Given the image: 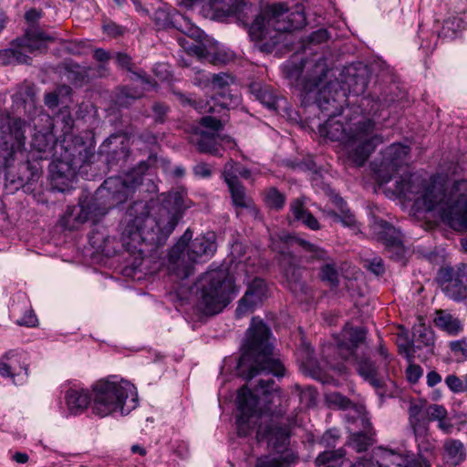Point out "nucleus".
<instances>
[{
    "mask_svg": "<svg viewBox=\"0 0 467 467\" xmlns=\"http://www.w3.org/2000/svg\"><path fill=\"white\" fill-rule=\"evenodd\" d=\"M286 77L296 81L302 92V102L315 104L327 119L319 125L322 137L342 143L348 159L362 166L376 147L384 142L376 133V119L382 115L384 105L372 97H364L359 106L343 110L347 93L335 79L326 81L328 72L327 59L318 56L300 64L288 62L285 66Z\"/></svg>",
    "mask_w": 467,
    "mask_h": 467,
    "instance_id": "f257e3e1",
    "label": "nucleus"
},
{
    "mask_svg": "<svg viewBox=\"0 0 467 467\" xmlns=\"http://www.w3.org/2000/svg\"><path fill=\"white\" fill-rule=\"evenodd\" d=\"M192 202L185 189L161 194V203L150 216L144 202H137L128 211L130 219L122 231L121 239L128 250L143 252V244H160L174 231L184 212Z\"/></svg>",
    "mask_w": 467,
    "mask_h": 467,
    "instance_id": "f03ea898",
    "label": "nucleus"
},
{
    "mask_svg": "<svg viewBox=\"0 0 467 467\" xmlns=\"http://www.w3.org/2000/svg\"><path fill=\"white\" fill-rule=\"evenodd\" d=\"M393 194L413 202L416 211H437L451 226L467 227V181L453 183L448 192L435 181L406 174L395 182Z\"/></svg>",
    "mask_w": 467,
    "mask_h": 467,
    "instance_id": "7ed1b4c3",
    "label": "nucleus"
},
{
    "mask_svg": "<svg viewBox=\"0 0 467 467\" xmlns=\"http://www.w3.org/2000/svg\"><path fill=\"white\" fill-rule=\"evenodd\" d=\"M93 399L88 389L70 387L65 393V401L70 414H82L91 404L92 413L99 418L125 416L139 405L136 387L128 380L109 376L92 385Z\"/></svg>",
    "mask_w": 467,
    "mask_h": 467,
    "instance_id": "20e7f679",
    "label": "nucleus"
},
{
    "mask_svg": "<svg viewBox=\"0 0 467 467\" xmlns=\"http://www.w3.org/2000/svg\"><path fill=\"white\" fill-rule=\"evenodd\" d=\"M269 327L257 318H253L243 345V353L238 361L239 375L251 380L258 375H285L282 363L272 358L273 345L270 342Z\"/></svg>",
    "mask_w": 467,
    "mask_h": 467,
    "instance_id": "39448f33",
    "label": "nucleus"
},
{
    "mask_svg": "<svg viewBox=\"0 0 467 467\" xmlns=\"http://www.w3.org/2000/svg\"><path fill=\"white\" fill-rule=\"evenodd\" d=\"M305 25L303 12H289L284 4H275L256 16L249 27V35L252 39L260 42L261 50L269 53L286 40L287 33Z\"/></svg>",
    "mask_w": 467,
    "mask_h": 467,
    "instance_id": "423d86ee",
    "label": "nucleus"
},
{
    "mask_svg": "<svg viewBox=\"0 0 467 467\" xmlns=\"http://www.w3.org/2000/svg\"><path fill=\"white\" fill-rule=\"evenodd\" d=\"M192 235V231L187 229L169 253L168 269L181 279L192 275L194 265L208 261L217 250L214 233H206L195 238Z\"/></svg>",
    "mask_w": 467,
    "mask_h": 467,
    "instance_id": "0eeeda50",
    "label": "nucleus"
},
{
    "mask_svg": "<svg viewBox=\"0 0 467 467\" xmlns=\"http://www.w3.org/2000/svg\"><path fill=\"white\" fill-rule=\"evenodd\" d=\"M73 145H58L60 155L56 157L49 165L50 183L57 192H67L73 188L77 172L85 164H88L95 157V144L91 140H85L76 137Z\"/></svg>",
    "mask_w": 467,
    "mask_h": 467,
    "instance_id": "6e6552de",
    "label": "nucleus"
},
{
    "mask_svg": "<svg viewBox=\"0 0 467 467\" xmlns=\"http://www.w3.org/2000/svg\"><path fill=\"white\" fill-rule=\"evenodd\" d=\"M141 182V176L135 171L124 176L108 178L97 190L94 202L87 206L80 204L78 220L85 222L105 215L109 209L125 202Z\"/></svg>",
    "mask_w": 467,
    "mask_h": 467,
    "instance_id": "1a4fd4ad",
    "label": "nucleus"
},
{
    "mask_svg": "<svg viewBox=\"0 0 467 467\" xmlns=\"http://www.w3.org/2000/svg\"><path fill=\"white\" fill-rule=\"evenodd\" d=\"M237 294L234 279L227 269H210L202 276L197 306L204 315H217L235 298Z\"/></svg>",
    "mask_w": 467,
    "mask_h": 467,
    "instance_id": "9d476101",
    "label": "nucleus"
},
{
    "mask_svg": "<svg viewBox=\"0 0 467 467\" xmlns=\"http://www.w3.org/2000/svg\"><path fill=\"white\" fill-rule=\"evenodd\" d=\"M289 431L274 422L260 423L256 438L265 441L269 452L257 457L254 467H291L297 461V455L289 448Z\"/></svg>",
    "mask_w": 467,
    "mask_h": 467,
    "instance_id": "9b49d317",
    "label": "nucleus"
},
{
    "mask_svg": "<svg viewBox=\"0 0 467 467\" xmlns=\"http://www.w3.org/2000/svg\"><path fill=\"white\" fill-rule=\"evenodd\" d=\"M343 340L337 344V349L343 359L348 360L354 357L358 375L368 382L383 397V380L378 375V368L368 358H358L356 351L365 340V331L361 327L345 328L342 333Z\"/></svg>",
    "mask_w": 467,
    "mask_h": 467,
    "instance_id": "f8f14e48",
    "label": "nucleus"
},
{
    "mask_svg": "<svg viewBox=\"0 0 467 467\" xmlns=\"http://www.w3.org/2000/svg\"><path fill=\"white\" fill-rule=\"evenodd\" d=\"M236 429L239 436L250 435L263 417L265 409L255 394L246 386L242 387L237 394Z\"/></svg>",
    "mask_w": 467,
    "mask_h": 467,
    "instance_id": "ddd939ff",
    "label": "nucleus"
},
{
    "mask_svg": "<svg viewBox=\"0 0 467 467\" xmlns=\"http://www.w3.org/2000/svg\"><path fill=\"white\" fill-rule=\"evenodd\" d=\"M115 58L118 67L131 72V79L136 82L134 87H124L119 90L117 101L120 106H128L131 101L141 98L145 90L155 88L156 82L144 71H132V59L128 54L119 52Z\"/></svg>",
    "mask_w": 467,
    "mask_h": 467,
    "instance_id": "4468645a",
    "label": "nucleus"
},
{
    "mask_svg": "<svg viewBox=\"0 0 467 467\" xmlns=\"http://www.w3.org/2000/svg\"><path fill=\"white\" fill-rule=\"evenodd\" d=\"M26 124L21 119H13L3 128L1 141L3 151H0V161L5 169L10 168L15 161V156L21 151L26 142Z\"/></svg>",
    "mask_w": 467,
    "mask_h": 467,
    "instance_id": "2eb2a0df",
    "label": "nucleus"
},
{
    "mask_svg": "<svg viewBox=\"0 0 467 467\" xmlns=\"http://www.w3.org/2000/svg\"><path fill=\"white\" fill-rule=\"evenodd\" d=\"M47 40H51V37L42 31L38 29L27 30L22 37H18L12 42L11 48L5 50V55L8 57V61L6 62L29 63L30 57L26 53L45 49Z\"/></svg>",
    "mask_w": 467,
    "mask_h": 467,
    "instance_id": "dca6fc26",
    "label": "nucleus"
},
{
    "mask_svg": "<svg viewBox=\"0 0 467 467\" xmlns=\"http://www.w3.org/2000/svg\"><path fill=\"white\" fill-rule=\"evenodd\" d=\"M0 376L9 378L15 385H23L28 378L26 355L18 349H10L0 357Z\"/></svg>",
    "mask_w": 467,
    "mask_h": 467,
    "instance_id": "f3484780",
    "label": "nucleus"
},
{
    "mask_svg": "<svg viewBox=\"0 0 467 467\" xmlns=\"http://www.w3.org/2000/svg\"><path fill=\"white\" fill-rule=\"evenodd\" d=\"M180 99L183 105L192 106L200 113L215 112L216 107L229 109L241 102L240 95L237 92L233 93L230 89L218 92L217 97L212 98L211 100L197 99L192 95L186 97L182 94H180Z\"/></svg>",
    "mask_w": 467,
    "mask_h": 467,
    "instance_id": "a211bd4d",
    "label": "nucleus"
},
{
    "mask_svg": "<svg viewBox=\"0 0 467 467\" xmlns=\"http://www.w3.org/2000/svg\"><path fill=\"white\" fill-rule=\"evenodd\" d=\"M295 242L308 254V261L327 262L319 273L320 279L331 286H337L339 283V275L336 265L330 260L326 250L302 238H295Z\"/></svg>",
    "mask_w": 467,
    "mask_h": 467,
    "instance_id": "6ab92c4d",
    "label": "nucleus"
},
{
    "mask_svg": "<svg viewBox=\"0 0 467 467\" xmlns=\"http://www.w3.org/2000/svg\"><path fill=\"white\" fill-rule=\"evenodd\" d=\"M175 18L176 20L173 27L197 42L196 44L187 47L185 39L179 38V44L182 47L187 50L189 54L196 56L200 60L209 58L210 53L206 47L202 43L203 32L192 24L188 17L180 13L175 14Z\"/></svg>",
    "mask_w": 467,
    "mask_h": 467,
    "instance_id": "aec40b11",
    "label": "nucleus"
},
{
    "mask_svg": "<svg viewBox=\"0 0 467 467\" xmlns=\"http://www.w3.org/2000/svg\"><path fill=\"white\" fill-rule=\"evenodd\" d=\"M76 137L67 138L61 141H57L55 140V136L52 132H37L33 136L31 147L34 151L37 153L35 155V152H32V158L39 159V160H55L56 157L60 155V150H57L58 145H67L69 148L73 145V140Z\"/></svg>",
    "mask_w": 467,
    "mask_h": 467,
    "instance_id": "412c9836",
    "label": "nucleus"
},
{
    "mask_svg": "<svg viewBox=\"0 0 467 467\" xmlns=\"http://www.w3.org/2000/svg\"><path fill=\"white\" fill-rule=\"evenodd\" d=\"M130 138L124 133H114L99 146V153L106 155L108 164L126 161L130 156Z\"/></svg>",
    "mask_w": 467,
    "mask_h": 467,
    "instance_id": "4be33fe9",
    "label": "nucleus"
},
{
    "mask_svg": "<svg viewBox=\"0 0 467 467\" xmlns=\"http://www.w3.org/2000/svg\"><path fill=\"white\" fill-rule=\"evenodd\" d=\"M207 5L218 16H235L244 22L257 11L249 0H207Z\"/></svg>",
    "mask_w": 467,
    "mask_h": 467,
    "instance_id": "5701e85b",
    "label": "nucleus"
},
{
    "mask_svg": "<svg viewBox=\"0 0 467 467\" xmlns=\"http://www.w3.org/2000/svg\"><path fill=\"white\" fill-rule=\"evenodd\" d=\"M266 285L263 279L254 278L249 285L245 294L239 300L235 310L237 317H242L254 311L266 297Z\"/></svg>",
    "mask_w": 467,
    "mask_h": 467,
    "instance_id": "b1692460",
    "label": "nucleus"
},
{
    "mask_svg": "<svg viewBox=\"0 0 467 467\" xmlns=\"http://www.w3.org/2000/svg\"><path fill=\"white\" fill-rule=\"evenodd\" d=\"M441 289L444 294L454 301H461L467 296V285L463 275L459 272L454 273L451 268H445L439 275Z\"/></svg>",
    "mask_w": 467,
    "mask_h": 467,
    "instance_id": "393cba45",
    "label": "nucleus"
},
{
    "mask_svg": "<svg viewBox=\"0 0 467 467\" xmlns=\"http://www.w3.org/2000/svg\"><path fill=\"white\" fill-rule=\"evenodd\" d=\"M370 227L373 234L387 246L400 247L401 245L400 231L388 222L374 217Z\"/></svg>",
    "mask_w": 467,
    "mask_h": 467,
    "instance_id": "a878e982",
    "label": "nucleus"
},
{
    "mask_svg": "<svg viewBox=\"0 0 467 467\" xmlns=\"http://www.w3.org/2000/svg\"><path fill=\"white\" fill-rule=\"evenodd\" d=\"M218 140L219 136H216L214 132L207 131L195 132L190 137V142L195 145L200 152L222 156L223 147Z\"/></svg>",
    "mask_w": 467,
    "mask_h": 467,
    "instance_id": "bb28decb",
    "label": "nucleus"
},
{
    "mask_svg": "<svg viewBox=\"0 0 467 467\" xmlns=\"http://www.w3.org/2000/svg\"><path fill=\"white\" fill-rule=\"evenodd\" d=\"M433 344V335L423 324L415 325L413 327V341L404 345H400V353H404L406 358L410 361L414 348H421L422 346L430 347Z\"/></svg>",
    "mask_w": 467,
    "mask_h": 467,
    "instance_id": "cd10ccee",
    "label": "nucleus"
},
{
    "mask_svg": "<svg viewBox=\"0 0 467 467\" xmlns=\"http://www.w3.org/2000/svg\"><path fill=\"white\" fill-rule=\"evenodd\" d=\"M410 148L400 143H393L383 151L381 166L387 170L396 171L402 166L409 156Z\"/></svg>",
    "mask_w": 467,
    "mask_h": 467,
    "instance_id": "c85d7f7f",
    "label": "nucleus"
},
{
    "mask_svg": "<svg viewBox=\"0 0 467 467\" xmlns=\"http://www.w3.org/2000/svg\"><path fill=\"white\" fill-rule=\"evenodd\" d=\"M428 431L429 429L427 426L425 427V432L422 435H418L417 432H414L415 440L418 444V456H414V459L420 462V466L418 467H430L431 460L433 457L435 444L430 437Z\"/></svg>",
    "mask_w": 467,
    "mask_h": 467,
    "instance_id": "c756f323",
    "label": "nucleus"
},
{
    "mask_svg": "<svg viewBox=\"0 0 467 467\" xmlns=\"http://www.w3.org/2000/svg\"><path fill=\"white\" fill-rule=\"evenodd\" d=\"M379 467H418L420 462L414 459V455H401L391 451H384L378 462Z\"/></svg>",
    "mask_w": 467,
    "mask_h": 467,
    "instance_id": "7c9ffc66",
    "label": "nucleus"
},
{
    "mask_svg": "<svg viewBox=\"0 0 467 467\" xmlns=\"http://www.w3.org/2000/svg\"><path fill=\"white\" fill-rule=\"evenodd\" d=\"M434 323L450 336H457L463 330L462 321L446 310H437Z\"/></svg>",
    "mask_w": 467,
    "mask_h": 467,
    "instance_id": "2f4dec72",
    "label": "nucleus"
},
{
    "mask_svg": "<svg viewBox=\"0 0 467 467\" xmlns=\"http://www.w3.org/2000/svg\"><path fill=\"white\" fill-rule=\"evenodd\" d=\"M290 212L295 220L300 221L310 230L317 231L320 229V223L317 219L305 208L302 200H294L290 204Z\"/></svg>",
    "mask_w": 467,
    "mask_h": 467,
    "instance_id": "473e14b6",
    "label": "nucleus"
},
{
    "mask_svg": "<svg viewBox=\"0 0 467 467\" xmlns=\"http://www.w3.org/2000/svg\"><path fill=\"white\" fill-rule=\"evenodd\" d=\"M444 458L448 464L457 465L465 458V451L459 440H447L444 442Z\"/></svg>",
    "mask_w": 467,
    "mask_h": 467,
    "instance_id": "72a5a7b5",
    "label": "nucleus"
},
{
    "mask_svg": "<svg viewBox=\"0 0 467 467\" xmlns=\"http://www.w3.org/2000/svg\"><path fill=\"white\" fill-rule=\"evenodd\" d=\"M425 408L420 404H411L409 409L410 424L413 432L418 435H422L425 432V427L428 426V421L425 417Z\"/></svg>",
    "mask_w": 467,
    "mask_h": 467,
    "instance_id": "f704fd0d",
    "label": "nucleus"
},
{
    "mask_svg": "<svg viewBox=\"0 0 467 467\" xmlns=\"http://www.w3.org/2000/svg\"><path fill=\"white\" fill-rule=\"evenodd\" d=\"M20 175L17 178V187L31 183L39 178L41 168L37 162L26 161L19 167Z\"/></svg>",
    "mask_w": 467,
    "mask_h": 467,
    "instance_id": "c9c22d12",
    "label": "nucleus"
},
{
    "mask_svg": "<svg viewBox=\"0 0 467 467\" xmlns=\"http://www.w3.org/2000/svg\"><path fill=\"white\" fill-rule=\"evenodd\" d=\"M345 453L346 452L343 449L326 451L318 454L315 462L318 467H338L342 463V459L345 456Z\"/></svg>",
    "mask_w": 467,
    "mask_h": 467,
    "instance_id": "e433bc0d",
    "label": "nucleus"
},
{
    "mask_svg": "<svg viewBox=\"0 0 467 467\" xmlns=\"http://www.w3.org/2000/svg\"><path fill=\"white\" fill-rule=\"evenodd\" d=\"M251 91L254 94L255 98L268 109L276 108V96L267 87H263L260 84L254 83L251 86Z\"/></svg>",
    "mask_w": 467,
    "mask_h": 467,
    "instance_id": "4c0bfd02",
    "label": "nucleus"
},
{
    "mask_svg": "<svg viewBox=\"0 0 467 467\" xmlns=\"http://www.w3.org/2000/svg\"><path fill=\"white\" fill-rule=\"evenodd\" d=\"M176 13L177 12L171 10L170 7L161 6L154 12L153 19L159 27H173L176 20Z\"/></svg>",
    "mask_w": 467,
    "mask_h": 467,
    "instance_id": "58836bf2",
    "label": "nucleus"
},
{
    "mask_svg": "<svg viewBox=\"0 0 467 467\" xmlns=\"http://www.w3.org/2000/svg\"><path fill=\"white\" fill-rule=\"evenodd\" d=\"M231 193L233 203L235 207L247 208L250 205V199L245 193L244 187L241 182L227 185Z\"/></svg>",
    "mask_w": 467,
    "mask_h": 467,
    "instance_id": "ea45409f",
    "label": "nucleus"
},
{
    "mask_svg": "<svg viewBox=\"0 0 467 467\" xmlns=\"http://www.w3.org/2000/svg\"><path fill=\"white\" fill-rule=\"evenodd\" d=\"M326 215L332 218L334 222L341 223L346 227L354 228L357 223L354 214L348 209L342 210L340 213L328 210L326 211Z\"/></svg>",
    "mask_w": 467,
    "mask_h": 467,
    "instance_id": "a19ab883",
    "label": "nucleus"
},
{
    "mask_svg": "<svg viewBox=\"0 0 467 467\" xmlns=\"http://www.w3.org/2000/svg\"><path fill=\"white\" fill-rule=\"evenodd\" d=\"M239 165L238 162L232 160L225 163L222 176L227 185L240 182L238 180Z\"/></svg>",
    "mask_w": 467,
    "mask_h": 467,
    "instance_id": "79ce46f5",
    "label": "nucleus"
},
{
    "mask_svg": "<svg viewBox=\"0 0 467 467\" xmlns=\"http://www.w3.org/2000/svg\"><path fill=\"white\" fill-rule=\"evenodd\" d=\"M265 202L268 207L275 210L283 208L285 201V197L283 193L278 192L275 188H271L266 192Z\"/></svg>",
    "mask_w": 467,
    "mask_h": 467,
    "instance_id": "37998d69",
    "label": "nucleus"
},
{
    "mask_svg": "<svg viewBox=\"0 0 467 467\" xmlns=\"http://www.w3.org/2000/svg\"><path fill=\"white\" fill-rule=\"evenodd\" d=\"M233 83L234 78L226 73L213 74L211 78L213 88L218 92L229 89L228 87Z\"/></svg>",
    "mask_w": 467,
    "mask_h": 467,
    "instance_id": "c03bdc74",
    "label": "nucleus"
},
{
    "mask_svg": "<svg viewBox=\"0 0 467 467\" xmlns=\"http://www.w3.org/2000/svg\"><path fill=\"white\" fill-rule=\"evenodd\" d=\"M449 348L457 359H467V340L462 338L449 342Z\"/></svg>",
    "mask_w": 467,
    "mask_h": 467,
    "instance_id": "a18cd8bd",
    "label": "nucleus"
},
{
    "mask_svg": "<svg viewBox=\"0 0 467 467\" xmlns=\"http://www.w3.org/2000/svg\"><path fill=\"white\" fill-rule=\"evenodd\" d=\"M447 416L445 408L441 405L431 404L425 408V417L427 421L437 420L440 422Z\"/></svg>",
    "mask_w": 467,
    "mask_h": 467,
    "instance_id": "49530a36",
    "label": "nucleus"
},
{
    "mask_svg": "<svg viewBox=\"0 0 467 467\" xmlns=\"http://www.w3.org/2000/svg\"><path fill=\"white\" fill-rule=\"evenodd\" d=\"M349 445L357 451H366L369 445V438L363 432L354 433L351 436Z\"/></svg>",
    "mask_w": 467,
    "mask_h": 467,
    "instance_id": "de8ad7c7",
    "label": "nucleus"
},
{
    "mask_svg": "<svg viewBox=\"0 0 467 467\" xmlns=\"http://www.w3.org/2000/svg\"><path fill=\"white\" fill-rule=\"evenodd\" d=\"M327 400L330 404H334L337 406L339 409H349L351 407H355L352 402L343 395L337 392L331 393L327 396Z\"/></svg>",
    "mask_w": 467,
    "mask_h": 467,
    "instance_id": "09e8293b",
    "label": "nucleus"
},
{
    "mask_svg": "<svg viewBox=\"0 0 467 467\" xmlns=\"http://www.w3.org/2000/svg\"><path fill=\"white\" fill-rule=\"evenodd\" d=\"M255 390L267 398L273 392L277 391V389L275 387V381L272 379H261Z\"/></svg>",
    "mask_w": 467,
    "mask_h": 467,
    "instance_id": "8fccbe9b",
    "label": "nucleus"
},
{
    "mask_svg": "<svg viewBox=\"0 0 467 467\" xmlns=\"http://www.w3.org/2000/svg\"><path fill=\"white\" fill-rule=\"evenodd\" d=\"M447 387L454 393L463 392L462 379L454 374L446 377Z\"/></svg>",
    "mask_w": 467,
    "mask_h": 467,
    "instance_id": "3c124183",
    "label": "nucleus"
},
{
    "mask_svg": "<svg viewBox=\"0 0 467 467\" xmlns=\"http://www.w3.org/2000/svg\"><path fill=\"white\" fill-rule=\"evenodd\" d=\"M328 37L329 36L327 30L320 28L312 32L307 38L309 44L317 45L327 41Z\"/></svg>",
    "mask_w": 467,
    "mask_h": 467,
    "instance_id": "603ef678",
    "label": "nucleus"
},
{
    "mask_svg": "<svg viewBox=\"0 0 467 467\" xmlns=\"http://www.w3.org/2000/svg\"><path fill=\"white\" fill-rule=\"evenodd\" d=\"M422 368L416 364H410L406 370V376L410 382L416 383L422 376Z\"/></svg>",
    "mask_w": 467,
    "mask_h": 467,
    "instance_id": "864d4df0",
    "label": "nucleus"
},
{
    "mask_svg": "<svg viewBox=\"0 0 467 467\" xmlns=\"http://www.w3.org/2000/svg\"><path fill=\"white\" fill-rule=\"evenodd\" d=\"M19 326H26L29 327H36L37 324V317L32 310L26 311L24 316L16 321Z\"/></svg>",
    "mask_w": 467,
    "mask_h": 467,
    "instance_id": "5fc2aeb1",
    "label": "nucleus"
},
{
    "mask_svg": "<svg viewBox=\"0 0 467 467\" xmlns=\"http://www.w3.org/2000/svg\"><path fill=\"white\" fill-rule=\"evenodd\" d=\"M60 119L63 123V132L64 137H67L68 139L73 138L74 136L68 135V133L72 130L74 120L69 113L62 114L61 116L57 117V120Z\"/></svg>",
    "mask_w": 467,
    "mask_h": 467,
    "instance_id": "6e6d98bb",
    "label": "nucleus"
},
{
    "mask_svg": "<svg viewBox=\"0 0 467 467\" xmlns=\"http://www.w3.org/2000/svg\"><path fill=\"white\" fill-rule=\"evenodd\" d=\"M201 124L205 128L211 129L213 132L219 130L223 127L222 121L212 116L202 117Z\"/></svg>",
    "mask_w": 467,
    "mask_h": 467,
    "instance_id": "4d7b16f0",
    "label": "nucleus"
},
{
    "mask_svg": "<svg viewBox=\"0 0 467 467\" xmlns=\"http://www.w3.org/2000/svg\"><path fill=\"white\" fill-rule=\"evenodd\" d=\"M193 173L198 178H209L212 175V170L207 163L201 162L193 167Z\"/></svg>",
    "mask_w": 467,
    "mask_h": 467,
    "instance_id": "13d9d810",
    "label": "nucleus"
},
{
    "mask_svg": "<svg viewBox=\"0 0 467 467\" xmlns=\"http://www.w3.org/2000/svg\"><path fill=\"white\" fill-rule=\"evenodd\" d=\"M168 109L169 108L165 104L161 102L155 103L152 107L155 120L158 122H162L164 116L168 112Z\"/></svg>",
    "mask_w": 467,
    "mask_h": 467,
    "instance_id": "bf43d9fd",
    "label": "nucleus"
},
{
    "mask_svg": "<svg viewBox=\"0 0 467 467\" xmlns=\"http://www.w3.org/2000/svg\"><path fill=\"white\" fill-rule=\"evenodd\" d=\"M338 436L339 435L337 431L329 430L323 434L320 442L326 447L334 446V443L336 440L338 438Z\"/></svg>",
    "mask_w": 467,
    "mask_h": 467,
    "instance_id": "052dcab7",
    "label": "nucleus"
},
{
    "mask_svg": "<svg viewBox=\"0 0 467 467\" xmlns=\"http://www.w3.org/2000/svg\"><path fill=\"white\" fill-rule=\"evenodd\" d=\"M368 270L374 273L376 275H382L385 271L383 262L380 258H373L368 265Z\"/></svg>",
    "mask_w": 467,
    "mask_h": 467,
    "instance_id": "680f3d73",
    "label": "nucleus"
},
{
    "mask_svg": "<svg viewBox=\"0 0 467 467\" xmlns=\"http://www.w3.org/2000/svg\"><path fill=\"white\" fill-rule=\"evenodd\" d=\"M93 57L97 61L103 63V65H101L100 67L104 69V63L109 61V59L110 58V54L103 48H97L94 50Z\"/></svg>",
    "mask_w": 467,
    "mask_h": 467,
    "instance_id": "e2e57ef3",
    "label": "nucleus"
},
{
    "mask_svg": "<svg viewBox=\"0 0 467 467\" xmlns=\"http://www.w3.org/2000/svg\"><path fill=\"white\" fill-rule=\"evenodd\" d=\"M104 32L109 36H116L123 33V28L115 23H109L103 26Z\"/></svg>",
    "mask_w": 467,
    "mask_h": 467,
    "instance_id": "0e129e2a",
    "label": "nucleus"
},
{
    "mask_svg": "<svg viewBox=\"0 0 467 467\" xmlns=\"http://www.w3.org/2000/svg\"><path fill=\"white\" fill-rule=\"evenodd\" d=\"M45 104L49 109H54L58 105V95L56 92H50L45 95Z\"/></svg>",
    "mask_w": 467,
    "mask_h": 467,
    "instance_id": "69168bd1",
    "label": "nucleus"
},
{
    "mask_svg": "<svg viewBox=\"0 0 467 467\" xmlns=\"http://www.w3.org/2000/svg\"><path fill=\"white\" fill-rule=\"evenodd\" d=\"M440 382H441V377L438 372H436L434 370L428 372L427 385L429 387H434L437 384H439Z\"/></svg>",
    "mask_w": 467,
    "mask_h": 467,
    "instance_id": "338daca9",
    "label": "nucleus"
},
{
    "mask_svg": "<svg viewBox=\"0 0 467 467\" xmlns=\"http://www.w3.org/2000/svg\"><path fill=\"white\" fill-rule=\"evenodd\" d=\"M438 426L446 434L451 433L453 430V425L446 417L438 422Z\"/></svg>",
    "mask_w": 467,
    "mask_h": 467,
    "instance_id": "774afa93",
    "label": "nucleus"
}]
</instances>
